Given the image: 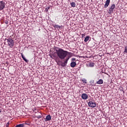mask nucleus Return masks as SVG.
Instances as JSON below:
<instances>
[{"label":"nucleus","mask_w":127,"mask_h":127,"mask_svg":"<svg viewBox=\"0 0 127 127\" xmlns=\"http://www.w3.org/2000/svg\"><path fill=\"white\" fill-rule=\"evenodd\" d=\"M124 53H127V46L125 47V51L124 52Z\"/></svg>","instance_id":"19"},{"label":"nucleus","mask_w":127,"mask_h":127,"mask_svg":"<svg viewBox=\"0 0 127 127\" xmlns=\"http://www.w3.org/2000/svg\"><path fill=\"white\" fill-rule=\"evenodd\" d=\"M89 67H94L95 66V63H89L88 64Z\"/></svg>","instance_id":"15"},{"label":"nucleus","mask_w":127,"mask_h":127,"mask_svg":"<svg viewBox=\"0 0 127 127\" xmlns=\"http://www.w3.org/2000/svg\"><path fill=\"white\" fill-rule=\"evenodd\" d=\"M51 116L50 115H48L46 116V118L45 119V121L46 122H48L49 121H51Z\"/></svg>","instance_id":"9"},{"label":"nucleus","mask_w":127,"mask_h":127,"mask_svg":"<svg viewBox=\"0 0 127 127\" xmlns=\"http://www.w3.org/2000/svg\"><path fill=\"white\" fill-rule=\"evenodd\" d=\"M5 41L7 42V45L9 46L10 48H12L14 46V41L12 39L9 38L8 39H5Z\"/></svg>","instance_id":"2"},{"label":"nucleus","mask_w":127,"mask_h":127,"mask_svg":"<svg viewBox=\"0 0 127 127\" xmlns=\"http://www.w3.org/2000/svg\"><path fill=\"white\" fill-rule=\"evenodd\" d=\"M76 65H77V64H76V62H72L70 63V67H71L72 68H74V67H75Z\"/></svg>","instance_id":"10"},{"label":"nucleus","mask_w":127,"mask_h":127,"mask_svg":"<svg viewBox=\"0 0 127 127\" xmlns=\"http://www.w3.org/2000/svg\"><path fill=\"white\" fill-rule=\"evenodd\" d=\"M86 81H87V80H86V79H82V82H83V83H86Z\"/></svg>","instance_id":"22"},{"label":"nucleus","mask_w":127,"mask_h":127,"mask_svg":"<svg viewBox=\"0 0 127 127\" xmlns=\"http://www.w3.org/2000/svg\"><path fill=\"white\" fill-rule=\"evenodd\" d=\"M89 38H90V36H87L84 39V42H87L89 40Z\"/></svg>","instance_id":"16"},{"label":"nucleus","mask_w":127,"mask_h":127,"mask_svg":"<svg viewBox=\"0 0 127 127\" xmlns=\"http://www.w3.org/2000/svg\"><path fill=\"white\" fill-rule=\"evenodd\" d=\"M75 60H76V59L75 58H72L71 59V61H75Z\"/></svg>","instance_id":"21"},{"label":"nucleus","mask_w":127,"mask_h":127,"mask_svg":"<svg viewBox=\"0 0 127 127\" xmlns=\"http://www.w3.org/2000/svg\"><path fill=\"white\" fill-rule=\"evenodd\" d=\"M24 127V125L19 124V125H16L15 127Z\"/></svg>","instance_id":"18"},{"label":"nucleus","mask_w":127,"mask_h":127,"mask_svg":"<svg viewBox=\"0 0 127 127\" xmlns=\"http://www.w3.org/2000/svg\"><path fill=\"white\" fill-rule=\"evenodd\" d=\"M37 119H41L42 118V116L39 115L37 117Z\"/></svg>","instance_id":"20"},{"label":"nucleus","mask_w":127,"mask_h":127,"mask_svg":"<svg viewBox=\"0 0 127 127\" xmlns=\"http://www.w3.org/2000/svg\"><path fill=\"white\" fill-rule=\"evenodd\" d=\"M82 37L85 36V34H82Z\"/></svg>","instance_id":"24"},{"label":"nucleus","mask_w":127,"mask_h":127,"mask_svg":"<svg viewBox=\"0 0 127 127\" xmlns=\"http://www.w3.org/2000/svg\"><path fill=\"white\" fill-rule=\"evenodd\" d=\"M21 56L22 58V59L26 62V63H27L28 62V60H27L25 57H24V56L23 55L22 53L21 54Z\"/></svg>","instance_id":"11"},{"label":"nucleus","mask_w":127,"mask_h":127,"mask_svg":"<svg viewBox=\"0 0 127 127\" xmlns=\"http://www.w3.org/2000/svg\"><path fill=\"white\" fill-rule=\"evenodd\" d=\"M50 8V7H49L48 8V9H49Z\"/></svg>","instance_id":"26"},{"label":"nucleus","mask_w":127,"mask_h":127,"mask_svg":"<svg viewBox=\"0 0 127 127\" xmlns=\"http://www.w3.org/2000/svg\"><path fill=\"white\" fill-rule=\"evenodd\" d=\"M115 8H116V4H113L111 5V7L109 8V13L110 14H112V13H114V9H115Z\"/></svg>","instance_id":"4"},{"label":"nucleus","mask_w":127,"mask_h":127,"mask_svg":"<svg viewBox=\"0 0 127 127\" xmlns=\"http://www.w3.org/2000/svg\"><path fill=\"white\" fill-rule=\"evenodd\" d=\"M8 125H9V123H7V124H6V125H7V126H8Z\"/></svg>","instance_id":"23"},{"label":"nucleus","mask_w":127,"mask_h":127,"mask_svg":"<svg viewBox=\"0 0 127 127\" xmlns=\"http://www.w3.org/2000/svg\"><path fill=\"white\" fill-rule=\"evenodd\" d=\"M55 51H56V52L50 55V56L51 58L56 60L58 64H59V63L60 62V61H57L58 58H60L61 60H64V59H65V58L67 57L68 55H70V54H71V53L58 47L55 48Z\"/></svg>","instance_id":"1"},{"label":"nucleus","mask_w":127,"mask_h":127,"mask_svg":"<svg viewBox=\"0 0 127 127\" xmlns=\"http://www.w3.org/2000/svg\"><path fill=\"white\" fill-rule=\"evenodd\" d=\"M5 7V2L3 1H0V11L3 10Z\"/></svg>","instance_id":"3"},{"label":"nucleus","mask_w":127,"mask_h":127,"mask_svg":"<svg viewBox=\"0 0 127 127\" xmlns=\"http://www.w3.org/2000/svg\"><path fill=\"white\" fill-rule=\"evenodd\" d=\"M95 81L94 80H92L89 82L90 86H95V83H94Z\"/></svg>","instance_id":"14"},{"label":"nucleus","mask_w":127,"mask_h":127,"mask_svg":"<svg viewBox=\"0 0 127 127\" xmlns=\"http://www.w3.org/2000/svg\"><path fill=\"white\" fill-rule=\"evenodd\" d=\"M110 2H111V0H106L105 4L104 5L105 8H107L110 4Z\"/></svg>","instance_id":"8"},{"label":"nucleus","mask_w":127,"mask_h":127,"mask_svg":"<svg viewBox=\"0 0 127 127\" xmlns=\"http://www.w3.org/2000/svg\"><path fill=\"white\" fill-rule=\"evenodd\" d=\"M70 5L72 7H75V6H76V3L74 2H71Z\"/></svg>","instance_id":"17"},{"label":"nucleus","mask_w":127,"mask_h":127,"mask_svg":"<svg viewBox=\"0 0 127 127\" xmlns=\"http://www.w3.org/2000/svg\"><path fill=\"white\" fill-rule=\"evenodd\" d=\"M104 83V80L103 79H99L98 81L96 82V84H102Z\"/></svg>","instance_id":"13"},{"label":"nucleus","mask_w":127,"mask_h":127,"mask_svg":"<svg viewBox=\"0 0 127 127\" xmlns=\"http://www.w3.org/2000/svg\"><path fill=\"white\" fill-rule=\"evenodd\" d=\"M0 113H1V110H0Z\"/></svg>","instance_id":"25"},{"label":"nucleus","mask_w":127,"mask_h":127,"mask_svg":"<svg viewBox=\"0 0 127 127\" xmlns=\"http://www.w3.org/2000/svg\"><path fill=\"white\" fill-rule=\"evenodd\" d=\"M69 59V58H66L65 60L64 61V62H62L61 64L62 67H65V66L67 65Z\"/></svg>","instance_id":"6"},{"label":"nucleus","mask_w":127,"mask_h":127,"mask_svg":"<svg viewBox=\"0 0 127 127\" xmlns=\"http://www.w3.org/2000/svg\"><path fill=\"white\" fill-rule=\"evenodd\" d=\"M54 27H55V28H57V29H61L62 28V26H59L58 25H54Z\"/></svg>","instance_id":"12"},{"label":"nucleus","mask_w":127,"mask_h":127,"mask_svg":"<svg viewBox=\"0 0 127 127\" xmlns=\"http://www.w3.org/2000/svg\"><path fill=\"white\" fill-rule=\"evenodd\" d=\"M88 106L90 108H96L97 104L94 102L89 101L88 103Z\"/></svg>","instance_id":"5"},{"label":"nucleus","mask_w":127,"mask_h":127,"mask_svg":"<svg viewBox=\"0 0 127 127\" xmlns=\"http://www.w3.org/2000/svg\"><path fill=\"white\" fill-rule=\"evenodd\" d=\"M81 98L82 100H87V99H88V95L86 93H82L81 95Z\"/></svg>","instance_id":"7"}]
</instances>
